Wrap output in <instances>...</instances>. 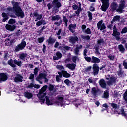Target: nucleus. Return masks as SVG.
<instances>
[{"label": "nucleus", "instance_id": "nucleus-1", "mask_svg": "<svg viewBox=\"0 0 127 127\" xmlns=\"http://www.w3.org/2000/svg\"><path fill=\"white\" fill-rule=\"evenodd\" d=\"M125 7H126V1L125 0L120 1L118 7L117 3L115 2L111 3V10L112 12L116 11V12H118V13H123V10H124Z\"/></svg>", "mask_w": 127, "mask_h": 127}, {"label": "nucleus", "instance_id": "nucleus-2", "mask_svg": "<svg viewBox=\"0 0 127 127\" xmlns=\"http://www.w3.org/2000/svg\"><path fill=\"white\" fill-rule=\"evenodd\" d=\"M13 11L17 17H20V18H24L25 15L24 12L22 11V9L20 7L18 2H16L13 4Z\"/></svg>", "mask_w": 127, "mask_h": 127}, {"label": "nucleus", "instance_id": "nucleus-3", "mask_svg": "<svg viewBox=\"0 0 127 127\" xmlns=\"http://www.w3.org/2000/svg\"><path fill=\"white\" fill-rule=\"evenodd\" d=\"M47 88H48V86H43L39 90L38 94H37V97L40 100L41 104H44L45 102V98H44V97L46 96V92L44 93V92L46 91Z\"/></svg>", "mask_w": 127, "mask_h": 127}, {"label": "nucleus", "instance_id": "nucleus-4", "mask_svg": "<svg viewBox=\"0 0 127 127\" xmlns=\"http://www.w3.org/2000/svg\"><path fill=\"white\" fill-rule=\"evenodd\" d=\"M59 0H53L52 1V4L54 6V7L52 8V12L57 13V12H59V8L62 6V4L59 2Z\"/></svg>", "mask_w": 127, "mask_h": 127}, {"label": "nucleus", "instance_id": "nucleus-5", "mask_svg": "<svg viewBox=\"0 0 127 127\" xmlns=\"http://www.w3.org/2000/svg\"><path fill=\"white\" fill-rule=\"evenodd\" d=\"M13 63H14V64ZM22 64V62L21 61H18L16 59L12 60V59H10V60L8 61V64L9 65V66H11L12 68H15V67H16V65L19 67H21Z\"/></svg>", "mask_w": 127, "mask_h": 127}, {"label": "nucleus", "instance_id": "nucleus-6", "mask_svg": "<svg viewBox=\"0 0 127 127\" xmlns=\"http://www.w3.org/2000/svg\"><path fill=\"white\" fill-rule=\"evenodd\" d=\"M101 2L102 3V5L100 8V9L102 11H104L106 12L107 10L109 8L110 6V3L109 2V0H100Z\"/></svg>", "mask_w": 127, "mask_h": 127}, {"label": "nucleus", "instance_id": "nucleus-7", "mask_svg": "<svg viewBox=\"0 0 127 127\" xmlns=\"http://www.w3.org/2000/svg\"><path fill=\"white\" fill-rule=\"evenodd\" d=\"M52 21H58L59 22H55L54 23V25H57V26H60L61 24H62V19L60 17V15H57L52 17L51 19Z\"/></svg>", "mask_w": 127, "mask_h": 127}, {"label": "nucleus", "instance_id": "nucleus-8", "mask_svg": "<svg viewBox=\"0 0 127 127\" xmlns=\"http://www.w3.org/2000/svg\"><path fill=\"white\" fill-rule=\"evenodd\" d=\"M25 46H26V42L22 40L21 43L16 46L14 51L15 52H18V51H20V50H23V49L25 48Z\"/></svg>", "mask_w": 127, "mask_h": 127}, {"label": "nucleus", "instance_id": "nucleus-9", "mask_svg": "<svg viewBox=\"0 0 127 127\" xmlns=\"http://www.w3.org/2000/svg\"><path fill=\"white\" fill-rule=\"evenodd\" d=\"M113 32L112 33V36L115 37L116 40L119 41L120 39V36L121 35V33L120 32H118V29H117V27L116 25L113 26Z\"/></svg>", "mask_w": 127, "mask_h": 127}, {"label": "nucleus", "instance_id": "nucleus-10", "mask_svg": "<svg viewBox=\"0 0 127 127\" xmlns=\"http://www.w3.org/2000/svg\"><path fill=\"white\" fill-rule=\"evenodd\" d=\"M8 80V74L7 73H0V82L2 83V82H5Z\"/></svg>", "mask_w": 127, "mask_h": 127}, {"label": "nucleus", "instance_id": "nucleus-11", "mask_svg": "<svg viewBox=\"0 0 127 127\" xmlns=\"http://www.w3.org/2000/svg\"><path fill=\"white\" fill-rule=\"evenodd\" d=\"M15 83H22L23 82V76L20 74H16L14 78Z\"/></svg>", "mask_w": 127, "mask_h": 127}, {"label": "nucleus", "instance_id": "nucleus-12", "mask_svg": "<svg viewBox=\"0 0 127 127\" xmlns=\"http://www.w3.org/2000/svg\"><path fill=\"white\" fill-rule=\"evenodd\" d=\"M56 99L58 101H55L54 104H56L58 106L63 107V101L64 100V98L61 96H57Z\"/></svg>", "mask_w": 127, "mask_h": 127}, {"label": "nucleus", "instance_id": "nucleus-13", "mask_svg": "<svg viewBox=\"0 0 127 127\" xmlns=\"http://www.w3.org/2000/svg\"><path fill=\"white\" fill-rule=\"evenodd\" d=\"M97 25L98 30H100V31H103V30H105L106 28L105 23H103V20L99 21L97 23Z\"/></svg>", "mask_w": 127, "mask_h": 127}, {"label": "nucleus", "instance_id": "nucleus-14", "mask_svg": "<svg viewBox=\"0 0 127 127\" xmlns=\"http://www.w3.org/2000/svg\"><path fill=\"white\" fill-rule=\"evenodd\" d=\"M92 69L94 76H97L99 74V71H100V67L98 66L97 64H93Z\"/></svg>", "mask_w": 127, "mask_h": 127}, {"label": "nucleus", "instance_id": "nucleus-15", "mask_svg": "<svg viewBox=\"0 0 127 127\" xmlns=\"http://www.w3.org/2000/svg\"><path fill=\"white\" fill-rule=\"evenodd\" d=\"M117 82V78L112 76L110 77L109 80L107 81V84L108 86H113L114 84Z\"/></svg>", "mask_w": 127, "mask_h": 127}, {"label": "nucleus", "instance_id": "nucleus-16", "mask_svg": "<svg viewBox=\"0 0 127 127\" xmlns=\"http://www.w3.org/2000/svg\"><path fill=\"white\" fill-rule=\"evenodd\" d=\"M45 77H47V75L46 73H40L36 78V81L39 82V84H42L43 82L40 80H42V78H45Z\"/></svg>", "mask_w": 127, "mask_h": 127}, {"label": "nucleus", "instance_id": "nucleus-17", "mask_svg": "<svg viewBox=\"0 0 127 127\" xmlns=\"http://www.w3.org/2000/svg\"><path fill=\"white\" fill-rule=\"evenodd\" d=\"M5 28L7 30H8V31H14L15 28H16V25H10L9 24H7L5 25Z\"/></svg>", "mask_w": 127, "mask_h": 127}, {"label": "nucleus", "instance_id": "nucleus-18", "mask_svg": "<svg viewBox=\"0 0 127 127\" xmlns=\"http://www.w3.org/2000/svg\"><path fill=\"white\" fill-rule=\"evenodd\" d=\"M83 47V45H80L78 47V45H76V47L74 49V54L76 55V56H78V55H80V49H82Z\"/></svg>", "mask_w": 127, "mask_h": 127}, {"label": "nucleus", "instance_id": "nucleus-19", "mask_svg": "<svg viewBox=\"0 0 127 127\" xmlns=\"http://www.w3.org/2000/svg\"><path fill=\"white\" fill-rule=\"evenodd\" d=\"M77 41H79V38L77 36H70L69 37V42L72 43V44H75Z\"/></svg>", "mask_w": 127, "mask_h": 127}, {"label": "nucleus", "instance_id": "nucleus-20", "mask_svg": "<svg viewBox=\"0 0 127 127\" xmlns=\"http://www.w3.org/2000/svg\"><path fill=\"white\" fill-rule=\"evenodd\" d=\"M76 67H77V64L75 63H71L66 65V67L68 68L70 70H71V71L75 70Z\"/></svg>", "mask_w": 127, "mask_h": 127}, {"label": "nucleus", "instance_id": "nucleus-21", "mask_svg": "<svg viewBox=\"0 0 127 127\" xmlns=\"http://www.w3.org/2000/svg\"><path fill=\"white\" fill-rule=\"evenodd\" d=\"M77 27V24H70L68 26V29L70 32L72 33H74L75 32V30L74 29H76Z\"/></svg>", "mask_w": 127, "mask_h": 127}, {"label": "nucleus", "instance_id": "nucleus-22", "mask_svg": "<svg viewBox=\"0 0 127 127\" xmlns=\"http://www.w3.org/2000/svg\"><path fill=\"white\" fill-rule=\"evenodd\" d=\"M99 83L102 89H106V88H107V83H106V81L104 79H100L99 81Z\"/></svg>", "mask_w": 127, "mask_h": 127}, {"label": "nucleus", "instance_id": "nucleus-23", "mask_svg": "<svg viewBox=\"0 0 127 127\" xmlns=\"http://www.w3.org/2000/svg\"><path fill=\"white\" fill-rule=\"evenodd\" d=\"M45 101H46V104L47 105V106H52L53 105V102H52V99L50 100H49V97L48 96H45Z\"/></svg>", "mask_w": 127, "mask_h": 127}, {"label": "nucleus", "instance_id": "nucleus-24", "mask_svg": "<svg viewBox=\"0 0 127 127\" xmlns=\"http://www.w3.org/2000/svg\"><path fill=\"white\" fill-rule=\"evenodd\" d=\"M8 13H6L5 12H3L1 14L2 17H3L2 19V22H5L6 20H8L9 17H8Z\"/></svg>", "mask_w": 127, "mask_h": 127}, {"label": "nucleus", "instance_id": "nucleus-25", "mask_svg": "<svg viewBox=\"0 0 127 127\" xmlns=\"http://www.w3.org/2000/svg\"><path fill=\"white\" fill-rule=\"evenodd\" d=\"M38 10H36L33 13V17H37V19L40 20L42 18V14H38Z\"/></svg>", "mask_w": 127, "mask_h": 127}, {"label": "nucleus", "instance_id": "nucleus-26", "mask_svg": "<svg viewBox=\"0 0 127 127\" xmlns=\"http://www.w3.org/2000/svg\"><path fill=\"white\" fill-rule=\"evenodd\" d=\"M92 60L91 61L92 63L97 64V63H100L101 60L99 58H97L94 56H92Z\"/></svg>", "mask_w": 127, "mask_h": 127}, {"label": "nucleus", "instance_id": "nucleus-27", "mask_svg": "<svg viewBox=\"0 0 127 127\" xmlns=\"http://www.w3.org/2000/svg\"><path fill=\"white\" fill-rule=\"evenodd\" d=\"M47 41L48 44H50V45H52L55 43V42L56 41V39H54L52 37H51V36H50L49 37L48 39L47 40Z\"/></svg>", "mask_w": 127, "mask_h": 127}, {"label": "nucleus", "instance_id": "nucleus-28", "mask_svg": "<svg viewBox=\"0 0 127 127\" xmlns=\"http://www.w3.org/2000/svg\"><path fill=\"white\" fill-rule=\"evenodd\" d=\"M62 74L64 78H70L71 77V75L66 70H62Z\"/></svg>", "mask_w": 127, "mask_h": 127}, {"label": "nucleus", "instance_id": "nucleus-29", "mask_svg": "<svg viewBox=\"0 0 127 127\" xmlns=\"http://www.w3.org/2000/svg\"><path fill=\"white\" fill-rule=\"evenodd\" d=\"M24 96L27 99H31L33 97V95L31 92H26L24 93Z\"/></svg>", "mask_w": 127, "mask_h": 127}, {"label": "nucleus", "instance_id": "nucleus-30", "mask_svg": "<svg viewBox=\"0 0 127 127\" xmlns=\"http://www.w3.org/2000/svg\"><path fill=\"white\" fill-rule=\"evenodd\" d=\"M27 57V54L22 53L21 54L19 55V58L21 60H25V59Z\"/></svg>", "mask_w": 127, "mask_h": 127}, {"label": "nucleus", "instance_id": "nucleus-31", "mask_svg": "<svg viewBox=\"0 0 127 127\" xmlns=\"http://www.w3.org/2000/svg\"><path fill=\"white\" fill-rule=\"evenodd\" d=\"M118 49L119 51L121 52V53H125V47H124V46H123V44H120L118 45Z\"/></svg>", "mask_w": 127, "mask_h": 127}, {"label": "nucleus", "instance_id": "nucleus-32", "mask_svg": "<svg viewBox=\"0 0 127 127\" xmlns=\"http://www.w3.org/2000/svg\"><path fill=\"white\" fill-rule=\"evenodd\" d=\"M98 92L99 89H96L95 87H93L91 89V93L93 96H96Z\"/></svg>", "mask_w": 127, "mask_h": 127}, {"label": "nucleus", "instance_id": "nucleus-33", "mask_svg": "<svg viewBox=\"0 0 127 127\" xmlns=\"http://www.w3.org/2000/svg\"><path fill=\"white\" fill-rule=\"evenodd\" d=\"M81 37L82 40H87L88 41L91 39V36L90 35H81Z\"/></svg>", "mask_w": 127, "mask_h": 127}, {"label": "nucleus", "instance_id": "nucleus-34", "mask_svg": "<svg viewBox=\"0 0 127 127\" xmlns=\"http://www.w3.org/2000/svg\"><path fill=\"white\" fill-rule=\"evenodd\" d=\"M77 60H78V61H80V59L79 58V57H78V56H72V61L75 64H77Z\"/></svg>", "mask_w": 127, "mask_h": 127}, {"label": "nucleus", "instance_id": "nucleus-35", "mask_svg": "<svg viewBox=\"0 0 127 127\" xmlns=\"http://www.w3.org/2000/svg\"><path fill=\"white\" fill-rule=\"evenodd\" d=\"M64 84H66L67 86H73V84H72V81H70L68 79H66L64 81Z\"/></svg>", "mask_w": 127, "mask_h": 127}, {"label": "nucleus", "instance_id": "nucleus-36", "mask_svg": "<svg viewBox=\"0 0 127 127\" xmlns=\"http://www.w3.org/2000/svg\"><path fill=\"white\" fill-rule=\"evenodd\" d=\"M8 23L11 25H13V24L16 23V21L15 20V19L11 18L9 20Z\"/></svg>", "mask_w": 127, "mask_h": 127}, {"label": "nucleus", "instance_id": "nucleus-37", "mask_svg": "<svg viewBox=\"0 0 127 127\" xmlns=\"http://www.w3.org/2000/svg\"><path fill=\"white\" fill-rule=\"evenodd\" d=\"M97 44L98 45H101V44H105V41L104 40V39L101 38L97 40Z\"/></svg>", "mask_w": 127, "mask_h": 127}, {"label": "nucleus", "instance_id": "nucleus-38", "mask_svg": "<svg viewBox=\"0 0 127 127\" xmlns=\"http://www.w3.org/2000/svg\"><path fill=\"white\" fill-rule=\"evenodd\" d=\"M109 93L107 90L104 91L103 93V96L105 99H108L109 98Z\"/></svg>", "mask_w": 127, "mask_h": 127}, {"label": "nucleus", "instance_id": "nucleus-39", "mask_svg": "<svg viewBox=\"0 0 127 127\" xmlns=\"http://www.w3.org/2000/svg\"><path fill=\"white\" fill-rule=\"evenodd\" d=\"M55 92H56V90H54V91L53 92H49L48 93V95L50 96V97L53 96V97H55L56 96V94H55Z\"/></svg>", "mask_w": 127, "mask_h": 127}, {"label": "nucleus", "instance_id": "nucleus-40", "mask_svg": "<svg viewBox=\"0 0 127 127\" xmlns=\"http://www.w3.org/2000/svg\"><path fill=\"white\" fill-rule=\"evenodd\" d=\"M88 17H89V20L91 21L93 19V14L90 11L87 12Z\"/></svg>", "mask_w": 127, "mask_h": 127}, {"label": "nucleus", "instance_id": "nucleus-41", "mask_svg": "<svg viewBox=\"0 0 127 127\" xmlns=\"http://www.w3.org/2000/svg\"><path fill=\"white\" fill-rule=\"evenodd\" d=\"M56 68L58 69V70H65L64 66L60 65H57Z\"/></svg>", "mask_w": 127, "mask_h": 127}, {"label": "nucleus", "instance_id": "nucleus-42", "mask_svg": "<svg viewBox=\"0 0 127 127\" xmlns=\"http://www.w3.org/2000/svg\"><path fill=\"white\" fill-rule=\"evenodd\" d=\"M48 90L52 92V91H53V90H54V86H53V85L50 84L49 85L48 88Z\"/></svg>", "mask_w": 127, "mask_h": 127}, {"label": "nucleus", "instance_id": "nucleus-43", "mask_svg": "<svg viewBox=\"0 0 127 127\" xmlns=\"http://www.w3.org/2000/svg\"><path fill=\"white\" fill-rule=\"evenodd\" d=\"M127 27H124L122 31L120 32L121 34H123L124 33H127Z\"/></svg>", "mask_w": 127, "mask_h": 127}, {"label": "nucleus", "instance_id": "nucleus-44", "mask_svg": "<svg viewBox=\"0 0 127 127\" xmlns=\"http://www.w3.org/2000/svg\"><path fill=\"white\" fill-rule=\"evenodd\" d=\"M34 75H35V74H32V73H31V74H30V76H29V80H31L32 83H33V82H34Z\"/></svg>", "mask_w": 127, "mask_h": 127}, {"label": "nucleus", "instance_id": "nucleus-45", "mask_svg": "<svg viewBox=\"0 0 127 127\" xmlns=\"http://www.w3.org/2000/svg\"><path fill=\"white\" fill-rule=\"evenodd\" d=\"M120 16H115L113 19V21H119V20H120Z\"/></svg>", "mask_w": 127, "mask_h": 127}, {"label": "nucleus", "instance_id": "nucleus-46", "mask_svg": "<svg viewBox=\"0 0 127 127\" xmlns=\"http://www.w3.org/2000/svg\"><path fill=\"white\" fill-rule=\"evenodd\" d=\"M44 41V37H41L38 38V42L39 43H42Z\"/></svg>", "mask_w": 127, "mask_h": 127}, {"label": "nucleus", "instance_id": "nucleus-47", "mask_svg": "<svg viewBox=\"0 0 127 127\" xmlns=\"http://www.w3.org/2000/svg\"><path fill=\"white\" fill-rule=\"evenodd\" d=\"M56 55L57 57L59 58V59H60L61 57H62V54H61V53L60 52H57L56 53Z\"/></svg>", "mask_w": 127, "mask_h": 127}, {"label": "nucleus", "instance_id": "nucleus-48", "mask_svg": "<svg viewBox=\"0 0 127 127\" xmlns=\"http://www.w3.org/2000/svg\"><path fill=\"white\" fill-rule=\"evenodd\" d=\"M38 71H39V69L37 67H35V68L34 69V75L37 76Z\"/></svg>", "mask_w": 127, "mask_h": 127}, {"label": "nucleus", "instance_id": "nucleus-49", "mask_svg": "<svg viewBox=\"0 0 127 127\" xmlns=\"http://www.w3.org/2000/svg\"><path fill=\"white\" fill-rule=\"evenodd\" d=\"M120 112L122 116H124V117H126V116H127V114H126V112H125V110L124 109V108H121L120 109Z\"/></svg>", "mask_w": 127, "mask_h": 127}, {"label": "nucleus", "instance_id": "nucleus-50", "mask_svg": "<svg viewBox=\"0 0 127 127\" xmlns=\"http://www.w3.org/2000/svg\"><path fill=\"white\" fill-rule=\"evenodd\" d=\"M84 33L88 35L91 34V29L89 28H87V29L84 31Z\"/></svg>", "mask_w": 127, "mask_h": 127}, {"label": "nucleus", "instance_id": "nucleus-51", "mask_svg": "<svg viewBox=\"0 0 127 127\" xmlns=\"http://www.w3.org/2000/svg\"><path fill=\"white\" fill-rule=\"evenodd\" d=\"M63 20L64 22L67 23V22H69V20L67 19V17L66 16H63Z\"/></svg>", "mask_w": 127, "mask_h": 127}, {"label": "nucleus", "instance_id": "nucleus-52", "mask_svg": "<svg viewBox=\"0 0 127 127\" xmlns=\"http://www.w3.org/2000/svg\"><path fill=\"white\" fill-rule=\"evenodd\" d=\"M85 60L87 61V62H92V58L90 57H84Z\"/></svg>", "mask_w": 127, "mask_h": 127}, {"label": "nucleus", "instance_id": "nucleus-53", "mask_svg": "<svg viewBox=\"0 0 127 127\" xmlns=\"http://www.w3.org/2000/svg\"><path fill=\"white\" fill-rule=\"evenodd\" d=\"M110 106L112 107L113 109H117L118 108V105L114 103H111Z\"/></svg>", "mask_w": 127, "mask_h": 127}, {"label": "nucleus", "instance_id": "nucleus-54", "mask_svg": "<svg viewBox=\"0 0 127 127\" xmlns=\"http://www.w3.org/2000/svg\"><path fill=\"white\" fill-rule=\"evenodd\" d=\"M123 99L125 101H127V90L123 94Z\"/></svg>", "mask_w": 127, "mask_h": 127}, {"label": "nucleus", "instance_id": "nucleus-55", "mask_svg": "<svg viewBox=\"0 0 127 127\" xmlns=\"http://www.w3.org/2000/svg\"><path fill=\"white\" fill-rule=\"evenodd\" d=\"M123 66H124L125 69L127 70V62H126V60L123 61Z\"/></svg>", "mask_w": 127, "mask_h": 127}, {"label": "nucleus", "instance_id": "nucleus-56", "mask_svg": "<svg viewBox=\"0 0 127 127\" xmlns=\"http://www.w3.org/2000/svg\"><path fill=\"white\" fill-rule=\"evenodd\" d=\"M60 78H62V77H60V76L57 75L56 76V82H57V83H59V82H60Z\"/></svg>", "mask_w": 127, "mask_h": 127}, {"label": "nucleus", "instance_id": "nucleus-57", "mask_svg": "<svg viewBox=\"0 0 127 127\" xmlns=\"http://www.w3.org/2000/svg\"><path fill=\"white\" fill-rule=\"evenodd\" d=\"M27 88H29V89L34 88V84L33 83V82L31 83L29 85H28Z\"/></svg>", "mask_w": 127, "mask_h": 127}, {"label": "nucleus", "instance_id": "nucleus-58", "mask_svg": "<svg viewBox=\"0 0 127 127\" xmlns=\"http://www.w3.org/2000/svg\"><path fill=\"white\" fill-rule=\"evenodd\" d=\"M7 40H8V41H10V43L11 44H12V43H14V42H15V41H16L15 39H13L10 40V38H8Z\"/></svg>", "mask_w": 127, "mask_h": 127}, {"label": "nucleus", "instance_id": "nucleus-59", "mask_svg": "<svg viewBox=\"0 0 127 127\" xmlns=\"http://www.w3.org/2000/svg\"><path fill=\"white\" fill-rule=\"evenodd\" d=\"M82 11V10L80 9H78L76 11H75V13L77 15V16H79L80 15V12Z\"/></svg>", "mask_w": 127, "mask_h": 127}, {"label": "nucleus", "instance_id": "nucleus-60", "mask_svg": "<svg viewBox=\"0 0 127 127\" xmlns=\"http://www.w3.org/2000/svg\"><path fill=\"white\" fill-rule=\"evenodd\" d=\"M90 71H92V66L88 67L85 69V72H89Z\"/></svg>", "mask_w": 127, "mask_h": 127}, {"label": "nucleus", "instance_id": "nucleus-61", "mask_svg": "<svg viewBox=\"0 0 127 127\" xmlns=\"http://www.w3.org/2000/svg\"><path fill=\"white\" fill-rule=\"evenodd\" d=\"M42 51L43 53H45V52L46 51V46H45V44L43 45Z\"/></svg>", "mask_w": 127, "mask_h": 127}, {"label": "nucleus", "instance_id": "nucleus-62", "mask_svg": "<svg viewBox=\"0 0 127 127\" xmlns=\"http://www.w3.org/2000/svg\"><path fill=\"white\" fill-rule=\"evenodd\" d=\"M118 73V76H122V75H123V74H124V72L122 71V70H120L119 71L117 72Z\"/></svg>", "mask_w": 127, "mask_h": 127}, {"label": "nucleus", "instance_id": "nucleus-63", "mask_svg": "<svg viewBox=\"0 0 127 127\" xmlns=\"http://www.w3.org/2000/svg\"><path fill=\"white\" fill-rule=\"evenodd\" d=\"M36 25L37 26H38V27L41 26V25H42V23H41V21L40 20V21L37 22H36Z\"/></svg>", "mask_w": 127, "mask_h": 127}, {"label": "nucleus", "instance_id": "nucleus-64", "mask_svg": "<svg viewBox=\"0 0 127 127\" xmlns=\"http://www.w3.org/2000/svg\"><path fill=\"white\" fill-rule=\"evenodd\" d=\"M53 6H52V4H51V3H48L47 4V7H48V9L49 10H50V9L52 8Z\"/></svg>", "mask_w": 127, "mask_h": 127}]
</instances>
